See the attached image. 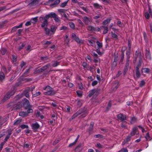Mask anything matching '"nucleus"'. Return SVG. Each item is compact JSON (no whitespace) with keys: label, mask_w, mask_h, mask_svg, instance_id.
<instances>
[{"label":"nucleus","mask_w":152,"mask_h":152,"mask_svg":"<svg viewBox=\"0 0 152 152\" xmlns=\"http://www.w3.org/2000/svg\"><path fill=\"white\" fill-rule=\"evenodd\" d=\"M22 120L21 119H17L13 124L14 125H17L19 124L21 122Z\"/></svg>","instance_id":"36"},{"label":"nucleus","mask_w":152,"mask_h":152,"mask_svg":"<svg viewBox=\"0 0 152 152\" xmlns=\"http://www.w3.org/2000/svg\"><path fill=\"white\" fill-rule=\"evenodd\" d=\"M41 94V93L39 91H38L37 92H36L34 94H33V96L34 97H35Z\"/></svg>","instance_id":"52"},{"label":"nucleus","mask_w":152,"mask_h":152,"mask_svg":"<svg viewBox=\"0 0 152 152\" xmlns=\"http://www.w3.org/2000/svg\"><path fill=\"white\" fill-rule=\"evenodd\" d=\"M111 36L113 38H115L116 39H117L118 38L117 35L115 33L113 32H111Z\"/></svg>","instance_id":"49"},{"label":"nucleus","mask_w":152,"mask_h":152,"mask_svg":"<svg viewBox=\"0 0 152 152\" xmlns=\"http://www.w3.org/2000/svg\"><path fill=\"white\" fill-rule=\"evenodd\" d=\"M137 120V118L135 117H132L131 118L130 121V123L131 124H133Z\"/></svg>","instance_id":"35"},{"label":"nucleus","mask_w":152,"mask_h":152,"mask_svg":"<svg viewBox=\"0 0 152 152\" xmlns=\"http://www.w3.org/2000/svg\"><path fill=\"white\" fill-rule=\"evenodd\" d=\"M29 92V90L27 89L25 90L23 92V94L27 98H28L29 97V94H28Z\"/></svg>","instance_id":"22"},{"label":"nucleus","mask_w":152,"mask_h":152,"mask_svg":"<svg viewBox=\"0 0 152 152\" xmlns=\"http://www.w3.org/2000/svg\"><path fill=\"white\" fill-rule=\"evenodd\" d=\"M60 2V0H56L53 3L50 5V6H53L54 5L58 4Z\"/></svg>","instance_id":"28"},{"label":"nucleus","mask_w":152,"mask_h":152,"mask_svg":"<svg viewBox=\"0 0 152 152\" xmlns=\"http://www.w3.org/2000/svg\"><path fill=\"white\" fill-rule=\"evenodd\" d=\"M94 8L97 9H102L103 7L102 6L100 5L97 3H94L93 4Z\"/></svg>","instance_id":"15"},{"label":"nucleus","mask_w":152,"mask_h":152,"mask_svg":"<svg viewBox=\"0 0 152 152\" xmlns=\"http://www.w3.org/2000/svg\"><path fill=\"white\" fill-rule=\"evenodd\" d=\"M138 57L140 58V59H142V56L141 55V52L139 50L136 51L135 52V56L134 57V61L135 62L136 61Z\"/></svg>","instance_id":"6"},{"label":"nucleus","mask_w":152,"mask_h":152,"mask_svg":"<svg viewBox=\"0 0 152 152\" xmlns=\"http://www.w3.org/2000/svg\"><path fill=\"white\" fill-rule=\"evenodd\" d=\"M44 29L46 34L49 35L50 33V30L47 28H45Z\"/></svg>","instance_id":"44"},{"label":"nucleus","mask_w":152,"mask_h":152,"mask_svg":"<svg viewBox=\"0 0 152 152\" xmlns=\"http://www.w3.org/2000/svg\"><path fill=\"white\" fill-rule=\"evenodd\" d=\"M56 16H57V15L55 13L53 12L48 14L45 16L46 18L48 19L50 18H55Z\"/></svg>","instance_id":"11"},{"label":"nucleus","mask_w":152,"mask_h":152,"mask_svg":"<svg viewBox=\"0 0 152 152\" xmlns=\"http://www.w3.org/2000/svg\"><path fill=\"white\" fill-rule=\"evenodd\" d=\"M129 66H125L124 68V69L123 74L124 75H125L128 70V68Z\"/></svg>","instance_id":"47"},{"label":"nucleus","mask_w":152,"mask_h":152,"mask_svg":"<svg viewBox=\"0 0 152 152\" xmlns=\"http://www.w3.org/2000/svg\"><path fill=\"white\" fill-rule=\"evenodd\" d=\"M100 28L101 29H103L104 30L103 32V34H105L107 32L108 29L107 26H102Z\"/></svg>","instance_id":"13"},{"label":"nucleus","mask_w":152,"mask_h":152,"mask_svg":"<svg viewBox=\"0 0 152 152\" xmlns=\"http://www.w3.org/2000/svg\"><path fill=\"white\" fill-rule=\"evenodd\" d=\"M51 63L53 66L56 67L59 64L60 62L57 61H52Z\"/></svg>","instance_id":"18"},{"label":"nucleus","mask_w":152,"mask_h":152,"mask_svg":"<svg viewBox=\"0 0 152 152\" xmlns=\"http://www.w3.org/2000/svg\"><path fill=\"white\" fill-rule=\"evenodd\" d=\"M23 77L22 76H20L18 79V81L20 82H23V81L25 82L24 79H25V78H23Z\"/></svg>","instance_id":"58"},{"label":"nucleus","mask_w":152,"mask_h":152,"mask_svg":"<svg viewBox=\"0 0 152 152\" xmlns=\"http://www.w3.org/2000/svg\"><path fill=\"white\" fill-rule=\"evenodd\" d=\"M59 29L60 30H63L64 31H66L68 29V28L67 27L64 26H62Z\"/></svg>","instance_id":"46"},{"label":"nucleus","mask_w":152,"mask_h":152,"mask_svg":"<svg viewBox=\"0 0 152 152\" xmlns=\"http://www.w3.org/2000/svg\"><path fill=\"white\" fill-rule=\"evenodd\" d=\"M128 151L126 148H123L118 152H128Z\"/></svg>","instance_id":"48"},{"label":"nucleus","mask_w":152,"mask_h":152,"mask_svg":"<svg viewBox=\"0 0 152 152\" xmlns=\"http://www.w3.org/2000/svg\"><path fill=\"white\" fill-rule=\"evenodd\" d=\"M145 84V82L144 80H142L140 83L139 86L142 87Z\"/></svg>","instance_id":"61"},{"label":"nucleus","mask_w":152,"mask_h":152,"mask_svg":"<svg viewBox=\"0 0 152 152\" xmlns=\"http://www.w3.org/2000/svg\"><path fill=\"white\" fill-rule=\"evenodd\" d=\"M137 129L136 127H134L133 128L132 131L130 132L131 136H134L136 132Z\"/></svg>","instance_id":"14"},{"label":"nucleus","mask_w":152,"mask_h":152,"mask_svg":"<svg viewBox=\"0 0 152 152\" xmlns=\"http://www.w3.org/2000/svg\"><path fill=\"white\" fill-rule=\"evenodd\" d=\"M124 51H122L121 53V58L120 60V61L122 63H123V60L124 58Z\"/></svg>","instance_id":"26"},{"label":"nucleus","mask_w":152,"mask_h":152,"mask_svg":"<svg viewBox=\"0 0 152 152\" xmlns=\"http://www.w3.org/2000/svg\"><path fill=\"white\" fill-rule=\"evenodd\" d=\"M43 89L46 91L44 93V94L45 95L53 96L56 93V92L55 91L53 90L52 88L48 86H47L44 88Z\"/></svg>","instance_id":"2"},{"label":"nucleus","mask_w":152,"mask_h":152,"mask_svg":"<svg viewBox=\"0 0 152 152\" xmlns=\"http://www.w3.org/2000/svg\"><path fill=\"white\" fill-rule=\"evenodd\" d=\"M87 109L86 108L84 107L83 108H81L72 116V119H74L80 115H81L80 118H84L87 115Z\"/></svg>","instance_id":"1"},{"label":"nucleus","mask_w":152,"mask_h":152,"mask_svg":"<svg viewBox=\"0 0 152 152\" xmlns=\"http://www.w3.org/2000/svg\"><path fill=\"white\" fill-rule=\"evenodd\" d=\"M50 66V64H49L45 66H43L41 68V69H42V71L43 72L45 70H46L48 67Z\"/></svg>","instance_id":"23"},{"label":"nucleus","mask_w":152,"mask_h":152,"mask_svg":"<svg viewBox=\"0 0 152 152\" xmlns=\"http://www.w3.org/2000/svg\"><path fill=\"white\" fill-rule=\"evenodd\" d=\"M98 46V48H101L102 47V42H99V41H97L96 42Z\"/></svg>","instance_id":"32"},{"label":"nucleus","mask_w":152,"mask_h":152,"mask_svg":"<svg viewBox=\"0 0 152 152\" xmlns=\"http://www.w3.org/2000/svg\"><path fill=\"white\" fill-rule=\"evenodd\" d=\"M128 47L129 51L128 52H130L131 49V41L130 40H128Z\"/></svg>","instance_id":"41"},{"label":"nucleus","mask_w":152,"mask_h":152,"mask_svg":"<svg viewBox=\"0 0 152 152\" xmlns=\"http://www.w3.org/2000/svg\"><path fill=\"white\" fill-rule=\"evenodd\" d=\"M82 101L80 100H78L77 101V105L79 107H80L82 105Z\"/></svg>","instance_id":"45"},{"label":"nucleus","mask_w":152,"mask_h":152,"mask_svg":"<svg viewBox=\"0 0 152 152\" xmlns=\"http://www.w3.org/2000/svg\"><path fill=\"white\" fill-rule=\"evenodd\" d=\"M1 53L2 55H4L6 52V50L5 49L3 48L1 49Z\"/></svg>","instance_id":"55"},{"label":"nucleus","mask_w":152,"mask_h":152,"mask_svg":"<svg viewBox=\"0 0 152 152\" xmlns=\"http://www.w3.org/2000/svg\"><path fill=\"white\" fill-rule=\"evenodd\" d=\"M4 75L3 73L0 74V80H2L4 79Z\"/></svg>","instance_id":"56"},{"label":"nucleus","mask_w":152,"mask_h":152,"mask_svg":"<svg viewBox=\"0 0 152 152\" xmlns=\"http://www.w3.org/2000/svg\"><path fill=\"white\" fill-rule=\"evenodd\" d=\"M22 105L21 103H19L14 107V110H17L20 109L22 107Z\"/></svg>","instance_id":"21"},{"label":"nucleus","mask_w":152,"mask_h":152,"mask_svg":"<svg viewBox=\"0 0 152 152\" xmlns=\"http://www.w3.org/2000/svg\"><path fill=\"white\" fill-rule=\"evenodd\" d=\"M13 131V129H8L7 131V132L8 133L7 135L10 136V135L12 134V132Z\"/></svg>","instance_id":"59"},{"label":"nucleus","mask_w":152,"mask_h":152,"mask_svg":"<svg viewBox=\"0 0 152 152\" xmlns=\"http://www.w3.org/2000/svg\"><path fill=\"white\" fill-rule=\"evenodd\" d=\"M84 23L86 25H88L90 22L91 21V19L90 18H88L86 16H84L82 18Z\"/></svg>","instance_id":"7"},{"label":"nucleus","mask_w":152,"mask_h":152,"mask_svg":"<svg viewBox=\"0 0 152 152\" xmlns=\"http://www.w3.org/2000/svg\"><path fill=\"white\" fill-rule=\"evenodd\" d=\"M22 23H21L19 25L13 27L11 30L12 32H15L18 28H21L22 26Z\"/></svg>","instance_id":"16"},{"label":"nucleus","mask_w":152,"mask_h":152,"mask_svg":"<svg viewBox=\"0 0 152 152\" xmlns=\"http://www.w3.org/2000/svg\"><path fill=\"white\" fill-rule=\"evenodd\" d=\"M12 61L13 62H15L17 61V57L15 55H12Z\"/></svg>","instance_id":"50"},{"label":"nucleus","mask_w":152,"mask_h":152,"mask_svg":"<svg viewBox=\"0 0 152 152\" xmlns=\"http://www.w3.org/2000/svg\"><path fill=\"white\" fill-rule=\"evenodd\" d=\"M74 39L78 43H80L82 41V40L81 39H80L77 37H76Z\"/></svg>","instance_id":"42"},{"label":"nucleus","mask_w":152,"mask_h":152,"mask_svg":"<svg viewBox=\"0 0 152 152\" xmlns=\"http://www.w3.org/2000/svg\"><path fill=\"white\" fill-rule=\"evenodd\" d=\"M69 25L70 28L72 29H74L75 27V26L74 23L72 22H71L69 24Z\"/></svg>","instance_id":"62"},{"label":"nucleus","mask_w":152,"mask_h":152,"mask_svg":"<svg viewBox=\"0 0 152 152\" xmlns=\"http://www.w3.org/2000/svg\"><path fill=\"white\" fill-rule=\"evenodd\" d=\"M19 115L22 117H24L28 115V113H26V112L22 111L19 113Z\"/></svg>","instance_id":"24"},{"label":"nucleus","mask_w":152,"mask_h":152,"mask_svg":"<svg viewBox=\"0 0 152 152\" xmlns=\"http://www.w3.org/2000/svg\"><path fill=\"white\" fill-rule=\"evenodd\" d=\"M68 1L69 0L62 3L60 5V7H65Z\"/></svg>","instance_id":"39"},{"label":"nucleus","mask_w":152,"mask_h":152,"mask_svg":"<svg viewBox=\"0 0 152 152\" xmlns=\"http://www.w3.org/2000/svg\"><path fill=\"white\" fill-rule=\"evenodd\" d=\"M27 112L26 113H28V114L29 113H32L33 112V110L31 108H28L27 109Z\"/></svg>","instance_id":"60"},{"label":"nucleus","mask_w":152,"mask_h":152,"mask_svg":"<svg viewBox=\"0 0 152 152\" xmlns=\"http://www.w3.org/2000/svg\"><path fill=\"white\" fill-rule=\"evenodd\" d=\"M40 59L43 61H47L48 62V61H47L49 60V58L47 56L41 57H40Z\"/></svg>","instance_id":"31"},{"label":"nucleus","mask_w":152,"mask_h":152,"mask_svg":"<svg viewBox=\"0 0 152 152\" xmlns=\"http://www.w3.org/2000/svg\"><path fill=\"white\" fill-rule=\"evenodd\" d=\"M142 62V59H139L138 64L137 65V66L136 67V69H139L140 68L141 66V64Z\"/></svg>","instance_id":"17"},{"label":"nucleus","mask_w":152,"mask_h":152,"mask_svg":"<svg viewBox=\"0 0 152 152\" xmlns=\"http://www.w3.org/2000/svg\"><path fill=\"white\" fill-rule=\"evenodd\" d=\"M94 125V123H91L90 124L88 129V131L89 132H91L92 131L93 129Z\"/></svg>","instance_id":"38"},{"label":"nucleus","mask_w":152,"mask_h":152,"mask_svg":"<svg viewBox=\"0 0 152 152\" xmlns=\"http://www.w3.org/2000/svg\"><path fill=\"white\" fill-rule=\"evenodd\" d=\"M23 96V94H21L20 95H18L16 96L15 97V99L16 101H17L19 99L21 98Z\"/></svg>","instance_id":"34"},{"label":"nucleus","mask_w":152,"mask_h":152,"mask_svg":"<svg viewBox=\"0 0 152 152\" xmlns=\"http://www.w3.org/2000/svg\"><path fill=\"white\" fill-rule=\"evenodd\" d=\"M135 75L137 78H139L140 77L141 75L139 69H136Z\"/></svg>","instance_id":"27"},{"label":"nucleus","mask_w":152,"mask_h":152,"mask_svg":"<svg viewBox=\"0 0 152 152\" xmlns=\"http://www.w3.org/2000/svg\"><path fill=\"white\" fill-rule=\"evenodd\" d=\"M118 119L120 120L121 122H123L126 119V115H123L122 113H120L117 115Z\"/></svg>","instance_id":"9"},{"label":"nucleus","mask_w":152,"mask_h":152,"mask_svg":"<svg viewBox=\"0 0 152 152\" xmlns=\"http://www.w3.org/2000/svg\"><path fill=\"white\" fill-rule=\"evenodd\" d=\"M15 91L13 90H12L8 92L4 96L3 100L4 101L7 100L10 98V97L13 95L15 93Z\"/></svg>","instance_id":"4"},{"label":"nucleus","mask_w":152,"mask_h":152,"mask_svg":"<svg viewBox=\"0 0 152 152\" xmlns=\"http://www.w3.org/2000/svg\"><path fill=\"white\" fill-rule=\"evenodd\" d=\"M117 65V62H113L111 65V69L113 70L114 68Z\"/></svg>","instance_id":"37"},{"label":"nucleus","mask_w":152,"mask_h":152,"mask_svg":"<svg viewBox=\"0 0 152 152\" xmlns=\"http://www.w3.org/2000/svg\"><path fill=\"white\" fill-rule=\"evenodd\" d=\"M66 11V10L65 9H60L58 10V12L60 13L61 14L62 13H64V12H65Z\"/></svg>","instance_id":"51"},{"label":"nucleus","mask_w":152,"mask_h":152,"mask_svg":"<svg viewBox=\"0 0 152 152\" xmlns=\"http://www.w3.org/2000/svg\"><path fill=\"white\" fill-rule=\"evenodd\" d=\"M37 18L38 17H36L35 18H32L31 19V20H33V22H32V23H36L37 21Z\"/></svg>","instance_id":"54"},{"label":"nucleus","mask_w":152,"mask_h":152,"mask_svg":"<svg viewBox=\"0 0 152 152\" xmlns=\"http://www.w3.org/2000/svg\"><path fill=\"white\" fill-rule=\"evenodd\" d=\"M26 44V43L25 42L22 43L21 45L19 47L18 49V50L19 51H20L25 46Z\"/></svg>","instance_id":"30"},{"label":"nucleus","mask_w":152,"mask_h":152,"mask_svg":"<svg viewBox=\"0 0 152 152\" xmlns=\"http://www.w3.org/2000/svg\"><path fill=\"white\" fill-rule=\"evenodd\" d=\"M102 15L101 14H99L95 16L94 17V18L95 19H97L98 18H101V17Z\"/></svg>","instance_id":"63"},{"label":"nucleus","mask_w":152,"mask_h":152,"mask_svg":"<svg viewBox=\"0 0 152 152\" xmlns=\"http://www.w3.org/2000/svg\"><path fill=\"white\" fill-rule=\"evenodd\" d=\"M79 85V88L81 90H82L83 88V84L82 83H80L78 84Z\"/></svg>","instance_id":"64"},{"label":"nucleus","mask_w":152,"mask_h":152,"mask_svg":"<svg viewBox=\"0 0 152 152\" xmlns=\"http://www.w3.org/2000/svg\"><path fill=\"white\" fill-rule=\"evenodd\" d=\"M20 127L22 129H28V126L25 125V124H23L21 125L20 126Z\"/></svg>","instance_id":"53"},{"label":"nucleus","mask_w":152,"mask_h":152,"mask_svg":"<svg viewBox=\"0 0 152 152\" xmlns=\"http://www.w3.org/2000/svg\"><path fill=\"white\" fill-rule=\"evenodd\" d=\"M50 31L52 32H54L55 31V26H51Z\"/></svg>","instance_id":"57"},{"label":"nucleus","mask_w":152,"mask_h":152,"mask_svg":"<svg viewBox=\"0 0 152 152\" xmlns=\"http://www.w3.org/2000/svg\"><path fill=\"white\" fill-rule=\"evenodd\" d=\"M96 91L95 89H94L90 91H89V93L88 94V96L89 97H91L95 93Z\"/></svg>","instance_id":"29"},{"label":"nucleus","mask_w":152,"mask_h":152,"mask_svg":"<svg viewBox=\"0 0 152 152\" xmlns=\"http://www.w3.org/2000/svg\"><path fill=\"white\" fill-rule=\"evenodd\" d=\"M42 43L45 45H47V46H44V48H46L48 46L50 45L51 43V42L50 41H42Z\"/></svg>","instance_id":"20"},{"label":"nucleus","mask_w":152,"mask_h":152,"mask_svg":"<svg viewBox=\"0 0 152 152\" xmlns=\"http://www.w3.org/2000/svg\"><path fill=\"white\" fill-rule=\"evenodd\" d=\"M145 56L147 59L150 60L151 59V55L149 50H145Z\"/></svg>","instance_id":"12"},{"label":"nucleus","mask_w":152,"mask_h":152,"mask_svg":"<svg viewBox=\"0 0 152 152\" xmlns=\"http://www.w3.org/2000/svg\"><path fill=\"white\" fill-rule=\"evenodd\" d=\"M48 19L45 18V16L40 17L39 18V20L40 22L42 23L41 26L42 28H44L45 26H48Z\"/></svg>","instance_id":"3"},{"label":"nucleus","mask_w":152,"mask_h":152,"mask_svg":"<svg viewBox=\"0 0 152 152\" xmlns=\"http://www.w3.org/2000/svg\"><path fill=\"white\" fill-rule=\"evenodd\" d=\"M39 125L37 122L31 125L32 128L34 132L37 131V130L39 127Z\"/></svg>","instance_id":"10"},{"label":"nucleus","mask_w":152,"mask_h":152,"mask_svg":"<svg viewBox=\"0 0 152 152\" xmlns=\"http://www.w3.org/2000/svg\"><path fill=\"white\" fill-rule=\"evenodd\" d=\"M39 0H32L29 3L28 6L30 7H31L37 5L39 2Z\"/></svg>","instance_id":"8"},{"label":"nucleus","mask_w":152,"mask_h":152,"mask_svg":"<svg viewBox=\"0 0 152 152\" xmlns=\"http://www.w3.org/2000/svg\"><path fill=\"white\" fill-rule=\"evenodd\" d=\"M42 69H41V68H40L39 69H36L35 70V71H34V74H37L39 73L42 72Z\"/></svg>","instance_id":"40"},{"label":"nucleus","mask_w":152,"mask_h":152,"mask_svg":"<svg viewBox=\"0 0 152 152\" xmlns=\"http://www.w3.org/2000/svg\"><path fill=\"white\" fill-rule=\"evenodd\" d=\"M130 52H128L126 53V61H129V59L130 58Z\"/></svg>","instance_id":"33"},{"label":"nucleus","mask_w":152,"mask_h":152,"mask_svg":"<svg viewBox=\"0 0 152 152\" xmlns=\"http://www.w3.org/2000/svg\"><path fill=\"white\" fill-rule=\"evenodd\" d=\"M87 30L88 31H95V28L92 26H89L87 27Z\"/></svg>","instance_id":"25"},{"label":"nucleus","mask_w":152,"mask_h":152,"mask_svg":"<svg viewBox=\"0 0 152 152\" xmlns=\"http://www.w3.org/2000/svg\"><path fill=\"white\" fill-rule=\"evenodd\" d=\"M23 105H26L25 107V109H27L28 108H31L32 106L30 104L29 101L26 98H24L23 100Z\"/></svg>","instance_id":"5"},{"label":"nucleus","mask_w":152,"mask_h":152,"mask_svg":"<svg viewBox=\"0 0 152 152\" xmlns=\"http://www.w3.org/2000/svg\"><path fill=\"white\" fill-rule=\"evenodd\" d=\"M111 19V18H107L106 20H104L102 22L103 26H104L106 25L107 24L109 23Z\"/></svg>","instance_id":"19"},{"label":"nucleus","mask_w":152,"mask_h":152,"mask_svg":"<svg viewBox=\"0 0 152 152\" xmlns=\"http://www.w3.org/2000/svg\"><path fill=\"white\" fill-rule=\"evenodd\" d=\"M142 70H143L144 72L145 73H149L150 71V69L148 68H142Z\"/></svg>","instance_id":"43"}]
</instances>
